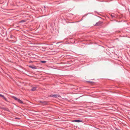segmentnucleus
<instances>
[{
	"label": "nucleus",
	"mask_w": 130,
	"mask_h": 130,
	"mask_svg": "<svg viewBox=\"0 0 130 130\" xmlns=\"http://www.w3.org/2000/svg\"><path fill=\"white\" fill-rule=\"evenodd\" d=\"M12 98L13 99L15 100L18 102L20 103L21 104H24V103L20 99H18L16 97L14 96H12Z\"/></svg>",
	"instance_id": "obj_1"
},
{
	"label": "nucleus",
	"mask_w": 130,
	"mask_h": 130,
	"mask_svg": "<svg viewBox=\"0 0 130 130\" xmlns=\"http://www.w3.org/2000/svg\"><path fill=\"white\" fill-rule=\"evenodd\" d=\"M39 102L42 104H44L45 105H49V104L48 101H40Z\"/></svg>",
	"instance_id": "obj_2"
},
{
	"label": "nucleus",
	"mask_w": 130,
	"mask_h": 130,
	"mask_svg": "<svg viewBox=\"0 0 130 130\" xmlns=\"http://www.w3.org/2000/svg\"><path fill=\"white\" fill-rule=\"evenodd\" d=\"M50 96L55 98L61 97V96L59 94H51L50 95Z\"/></svg>",
	"instance_id": "obj_3"
},
{
	"label": "nucleus",
	"mask_w": 130,
	"mask_h": 130,
	"mask_svg": "<svg viewBox=\"0 0 130 130\" xmlns=\"http://www.w3.org/2000/svg\"><path fill=\"white\" fill-rule=\"evenodd\" d=\"M103 22L101 21H99L98 22L96 23L94 25V26H96L100 25L103 23Z\"/></svg>",
	"instance_id": "obj_4"
},
{
	"label": "nucleus",
	"mask_w": 130,
	"mask_h": 130,
	"mask_svg": "<svg viewBox=\"0 0 130 130\" xmlns=\"http://www.w3.org/2000/svg\"><path fill=\"white\" fill-rule=\"evenodd\" d=\"M72 122H83V121L81 120H73L72 121Z\"/></svg>",
	"instance_id": "obj_5"
},
{
	"label": "nucleus",
	"mask_w": 130,
	"mask_h": 130,
	"mask_svg": "<svg viewBox=\"0 0 130 130\" xmlns=\"http://www.w3.org/2000/svg\"><path fill=\"white\" fill-rule=\"evenodd\" d=\"M0 96L4 100L8 102V100L5 97L4 95H3L1 94H0Z\"/></svg>",
	"instance_id": "obj_6"
},
{
	"label": "nucleus",
	"mask_w": 130,
	"mask_h": 130,
	"mask_svg": "<svg viewBox=\"0 0 130 130\" xmlns=\"http://www.w3.org/2000/svg\"><path fill=\"white\" fill-rule=\"evenodd\" d=\"M29 68H31L33 69H37L36 67L35 66H34L30 65L29 66Z\"/></svg>",
	"instance_id": "obj_7"
},
{
	"label": "nucleus",
	"mask_w": 130,
	"mask_h": 130,
	"mask_svg": "<svg viewBox=\"0 0 130 130\" xmlns=\"http://www.w3.org/2000/svg\"><path fill=\"white\" fill-rule=\"evenodd\" d=\"M36 87H33L32 88L31 90L32 91H34L36 90Z\"/></svg>",
	"instance_id": "obj_8"
},
{
	"label": "nucleus",
	"mask_w": 130,
	"mask_h": 130,
	"mask_svg": "<svg viewBox=\"0 0 130 130\" xmlns=\"http://www.w3.org/2000/svg\"><path fill=\"white\" fill-rule=\"evenodd\" d=\"M3 109L5 110L8 111V109L7 108H3Z\"/></svg>",
	"instance_id": "obj_9"
},
{
	"label": "nucleus",
	"mask_w": 130,
	"mask_h": 130,
	"mask_svg": "<svg viewBox=\"0 0 130 130\" xmlns=\"http://www.w3.org/2000/svg\"><path fill=\"white\" fill-rule=\"evenodd\" d=\"M46 61H41V62L42 63H45L46 62Z\"/></svg>",
	"instance_id": "obj_10"
},
{
	"label": "nucleus",
	"mask_w": 130,
	"mask_h": 130,
	"mask_svg": "<svg viewBox=\"0 0 130 130\" xmlns=\"http://www.w3.org/2000/svg\"><path fill=\"white\" fill-rule=\"evenodd\" d=\"M25 21H26L25 20H22L20 21V22L21 23H23V22H25Z\"/></svg>",
	"instance_id": "obj_11"
},
{
	"label": "nucleus",
	"mask_w": 130,
	"mask_h": 130,
	"mask_svg": "<svg viewBox=\"0 0 130 130\" xmlns=\"http://www.w3.org/2000/svg\"><path fill=\"white\" fill-rule=\"evenodd\" d=\"M87 82L89 83H90L91 84H92V83H93V82H90V81H87Z\"/></svg>",
	"instance_id": "obj_12"
},
{
	"label": "nucleus",
	"mask_w": 130,
	"mask_h": 130,
	"mask_svg": "<svg viewBox=\"0 0 130 130\" xmlns=\"http://www.w3.org/2000/svg\"><path fill=\"white\" fill-rule=\"evenodd\" d=\"M6 33L5 32V34H4V35H2L3 36H5L6 35Z\"/></svg>",
	"instance_id": "obj_13"
},
{
	"label": "nucleus",
	"mask_w": 130,
	"mask_h": 130,
	"mask_svg": "<svg viewBox=\"0 0 130 130\" xmlns=\"http://www.w3.org/2000/svg\"><path fill=\"white\" fill-rule=\"evenodd\" d=\"M114 16V15H111V16L112 17H113Z\"/></svg>",
	"instance_id": "obj_14"
}]
</instances>
